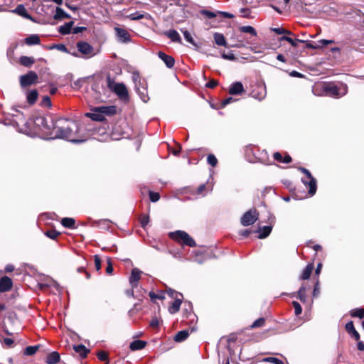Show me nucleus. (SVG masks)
<instances>
[{
  "instance_id": "1",
  "label": "nucleus",
  "mask_w": 364,
  "mask_h": 364,
  "mask_svg": "<svg viewBox=\"0 0 364 364\" xmlns=\"http://www.w3.org/2000/svg\"><path fill=\"white\" fill-rule=\"evenodd\" d=\"M80 127L77 122L68 119H56L55 132L51 139H63L73 143H81L85 139L79 137Z\"/></svg>"
},
{
  "instance_id": "2",
  "label": "nucleus",
  "mask_w": 364,
  "mask_h": 364,
  "mask_svg": "<svg viewBox=\"0 0 364 364\" xmlns=\"http://www.w3.org/2000/svg\"><path fill=\"white\" fill-rule=\"evenodd\" d=\"M34 124L39 127L42 132L51 139L55 132L56 119L52 117H46L43 116L36 117L34 119Z\"/></svg>"
},
{
  "instance_id": "3",
  "label": "nucleus",
  "mask_w": 364,
  "mask_h": 364,
  "mask_svg": "<svg viewBox=\"0 0 364 364\" xmlns=\"http://www.w3.org/2000/svg\"><path fill=\"white\" fill-rule=\"evenodd\" d=\"M323 90L326 92V95L338 98L344 96L347 93L348 87L346 85L342 83H330L324 85L323 86Z\"/></svg>"
},
{
  "instance_id": "4",
  "label": "nucleus",
  "mask_w": 364,
  "mask_h": 364,
  "mask_svg": "<svg viewBox=\"0 0 364 364\" xmlns=\"http://www.w3.org/2000/svg\"><path fill=\"white\" fill-rule=\"evenodd\" d=\"M170 237L172 239L178 242H181L183 244L191 247H195L196 245V243L194 241V240L191 237H190V235L188 233L182 230H177L176 232H171Z\"/></svg>"
},
{
  "instance_id": "5",
  "label": "nucleus",
  "mask_w": 364,
  "mask_h": 364,
  "mask_svg": "<svg viewBox=\"0 0 364 364\" xmlns=\"http://www.w3.org/2000/svg\"><path fill=\"white\" fill-rule=\"evenodd\" d=\"M299 169L302 173H304L307 177L308 180H305V179L302 178V182L305 184L306 186H308L309 187V193L311 196L314 195L316 191V179L312 176L311 173H310V171L308 169L303 168V167H301Z\"/></svg>"
},
{
  "instance_id": "6",
  "label": "nucleus",
  "mask_w": 364,
  "mask_h": 364,
  "mask_svg": "<svg viewBox=\"0 0 364 364\" xmlns=\"http://www.w3.org/2000/svg\"><path fill=\"white\" fill-rule=\"evenodd\" d=\"M135 90L138 93L139 97L144 102H147L149 100L147 91V82L145 79L140 80V83L136 82L134 84Z\"/></svg>"
},
{
  "instance_id": "7",
  "label": "nucleus",
  "mask_w": 364,
  "mask_h": 364,
  "mask_svg": "<svg viewBox=\"0 0 364 364\" xmlns=\"http://www.w3.org/2000/svg\"><path fill=\"white\" fill-rule=\"evenodd\" d=\"M38 80V75L34 71H29L26 75L20 76L19 82L22 87H26L35 84Z\"/></svg>"
},
{
  "instance_id": "8",
  "label": "nucleus",
  "mask_w": 364,
  "mask_h": 364,
  "mask_svg": "<svg viewBox=\"0 0 364 364\" xmlns=\"http://www.w3.org/2000/svg\"><path fill=\"white\" fill-rule=\"evenodd\" d=\"M77 50L83 55L84 57L89 58L95 55L94 48L87 42L80 41L77 43Z\"/></svg>"
},
{
  "instance_id": "9",
  "label": "nucleus",
  "mask_w": 364,
  "mask_h": 364,
  "mask_svg": "<svg viewBox=\"0 0 364 364\" xmlns=\"http://www.w3.org/2000/svg\"><path fill=\"white\" fill-rule=\"evenodd\" d=\"M258 218V214L256 210H250L247 211L241 218V224L243 226H248L253 224Z\"/></svg>"
},
{
  "instance_id": "10",
  "label": "nucleus",
  "mask_w": 364,
  "mask_h": 364,
  "mask_svg": "<svg viewBox=\"0 0 364 364\" xmlns=\"http://www.w3.org/2000/svg\"><path fill=\"white\" fill-rule=\"evenodd\" d=\"M251 95L252 97L262 100L265 98L267 95L266 87L264 85H257L252 91Z\"/></svg>"
},
{
  "instance_id": "11",
  "label": "nucleus",
  "mask_w": 364,
  "mask_h": 364,
  "mask_svg": "<svg viewBox=\"0 0 364 364\" xmlns=\"http://www.w3.org/2000/svg\"><path fill=\"white\" fill-rule=\"evenodd\" d=\"M114 31L119 41L122 43H127L130 41V35L127 30L115 27Z\"/></svg>"
},
{
  "instance_id": "12",
  "label": "nucleus",
  "mask_w": 364,
  "mask_h": 364,
  "mask_svg": "<svg viewBox=\"0 0 364 364\" xmlns=\"http://www.w3.org/2000/svg\"><path fill=\"white\" fill-rule=\"evenodd\" d=\"M245 92L243 85L240 82H235L230 86L228 92L231 95H241Z\"/></svg>"
},
{
  "instance_id": "13",
  "label": "nucleus",
  "mask_w": 364,
  "mask_h": 364,
  "mask_svg": "<svg viewBox=\"0 0 364 364\" xmlns=\"http://www.w3.org/2000/svg\"><path fill=\"white\" fill-rule=\"evenodd\" d=\"M12 286V280L9 277L4 276L0 279V292H6L11 290Z\"/></svg>"
},
{
  "instance_id": "14",
  "label": "nucleus",
  "mask_w": 364,
  "mask_h": 364,
  "mask_svg": "<svg viewBox=\"0 0 364 364\" xmlns=\"http://www.w3.org/2000/svg\"><path fill=\"white\" fill-rule=\"evenodd\" d=\"M141 271L137 268H134L132 271L131 276L129 277V283L132 289L135 288L138 285V282L140 279V275Z\"/></svg>"
},
{
  "instance_id": "15",
  "label": "nucleus",
  "mask_w": 364,
  "mask_h": 364,
  "mask_svg": "<svg viewBox=\"0 0 364 364\" xmlns=\"http://www.w3.org/2000/svg\"><path fill=\"white\" fill-rule=\"evenodd\" d=\"M95 112L101 113L102 115H112L117 112L115 106H101L95 108Z\"/></svg>"
},
{
  "instance_id": "16",
  "label": "nucleus",
  "mask_w": 364,
  "mask_h": 364,
  "mask_svg": "<svg viewBox=\"0 0 364 364\" xmlns=\"http://www.w3.org/2000/svg\"><path fill=\"white\" fill-rule=\"evenodd\" d=\"M182 300L183 296H178V298H176V299H174V301L171 304L168 306V312L171 314H174L179 311L180 306L182 304Z\"/></svg>"
},
{
  "instance_id": "17",
  "label": "nucleus",
  "mask_w": 364,
  "mask_h": 364,
  "mask_svg": "<svg viewBox=\"0 0 364 364\" xmlns=\"http://www.w3.org/2000/svg\"><path fill=\"white\" fill-rule=\"evenodd\" d=\"M158 56L168 68H172L174 66L175 60L172 56L166 55L163 52H159Z\"/></svg>"
},
{
  "instance_id": "18",
  "label": "nucleus",
  "mask_w": 364,
  "mask_h": 364,
  "mask_svg": "<svg viewBox=\"0 0 364 364\" xmlns=\"http://www.w3.org/2000/svg\"><path fill=\"white\" fill-rule=\"evenodd\" d=\"M113 92L121 98L128 97L127 89L123 83H118L117 85H115Z\"/></svg>"
},
{
  "instance_id": "19",
  "label": "nucleus",
  "mask_w": 364,
  "mask_h": 364,
  "mask_svg": "<svg viewBox=\"0 0 364 364\" xmlns=\"http://www.w3.org/2000/svg\"><path fill=\"white\" fill-rule=\"evenodd\" d=\"M13 12L18 14V15L23 16L25 18L33 21L32 16L26 11L23 4L18 5L16 8L14 10H13Z\"/></svg>"
},
{
  "instance_id": "20",
  "label": "nucleus",
  "mask_w": 364,
  "mask_h": 364,
  "mask_svg": "<svg viewBox=\"0 0 364 364\" xmlns=\"http://www.w3.org/2000/svg\"><path fill=\"white\" fill-rule=\"evenodd\" d=\"M164 35L170 38L172 41L176 43H181V38L178 33L174 30L171 29L164 32Z\"/></svg>"
},
{
  "instance_id": "21",
  "label": "nucleus",
  "mask_w": 364,
  "mask_h": 364,
  "mask_svg": "<svg viewBox=\"0 0 364 364\" xmlns=\"http://www.w3.org/2000/svg\"><path fill=\"white\" fill-rule=\"evenodd\" d=\"M60 354L57 351L50 353L46 360L47 364H56L60 361Z\"/></svg>"
},
{
  "instance_id": "22",
  "label": "nucleus",
  "mask_w": 364,
  "mask_h": 364,
  "mask_svg": "<svg viewBox=\"0 0 364 364\" xmlns=\"http://www.w3.org/2000/svg\"><path fill=\"white\" fill-rule=\"evenodd\" d=\"M146 346V342L141 340H135L129 345V348L132 351L139 350L144 348Z\"/></svg>"
},
{
  "instance_id": "23",
  "label": "nucleus",
  "mask_w": 364,
  "mask_h": 364,
  "mask_svg": "<svg viewBox=\"0 0 364 364\" xmlns=\"http://www.w3.org/2000/svg\"><path fill=\"white\" fill-rule=\"evenodd\" d=\"M274 159L279 163L289 164L291 161V158L289 155L286 154L284 156L279 152H275L273 154Z\"/></svg>"
},
{
  "instance_id": "24",
  "label": "nucleus",
  "mask_w": 364,
  "mask_h": 364,
  "mask_svg": "<svg viewBox=\"0 0 364 364\" xmlns=\"http://www.w3.org/2000/svg\"><path fill=\"white\" fill-rule=\"evenodd\" d=\"M127 18L132 21L141 20L142 18H148L150 17V15L148 14H144L140 11H136L134 13H132L126 16Z\"/></svg>"
},
{
  "instance_id": "25",
  "label": "nucleus",
  "mask_w": 364,
  "mask_h": 364,
  "mask_svg": "<svg viewBox=\"0 0 364 364\" xmlns=\"http://www.w3.org/2000/svg\"><path fill=\"white\" fill-rule=\"evenodd\" d=\"M73 349L81 358H85L90 352V350L82 344L74 346Z\"/></svg>"
},
{
  "instance_id": "26",
  "label": "nucleus",
  "mask_w": 364,
  "mask_h": 364,
  "mask_svg": "<svg viewBox=\"0 0 364 364\" xmlns=\"http://www.w3.org/2000/svg\"><path fill=\"white\" fill-rule=\"evenodd\" d=\"M38 94L36 90H32L27 92L26 99L27 102L30 105H33L38 98Z\"/></svg>"
},
{
  "instance_id": "27",
  "label": "nucleus",
  "mask_w": 364,
  "mask_h": 364,
  "mask_svg": "<svg viewBox=\"0 0 364 364\" xmlns=\"http://www.w3.org/2000/svg\"><path fill=\"white\" fill-rule=\"evenodd\" d=\"M73 26V21L65 23L64 25L60 26L59 27L58 31L62 35L69 34L71 32Z\"/></svg>"
},
{
  "instance_id": "28",
  "label": "nucleus",
  "mask_w": 364,
  "mask_h": 364,
  "mask_svg": "<svg viewBox=\"0 0 364 364\" xmlns=\"http://www.w3.org/2000/svg\"><path fill=\"white\" fill-rule=\"evenodd\" d=\"M19 62L25 67H31L35 63V59L33 57L23 55L20 58Z\"/></svg>"
},
{
  "instance_id": "29",
  "label": "nucleus",
  "mask_w": 364,
  "mask_h": 364,
  "mask_svg": "<svg viewBox=\"0 0 364 364\" xmlns=\"http://www.w3.org/2000/svg\"><path fill=\"white\" fill-rule=\"evenodd\" d=\"M189 336V332L188 330H183L178 332L175 337L174 341L176 342H182L185 341Z\"/></svg>"
},
{
  "instance_id": "30",
  "label": "nucleus",
  "mask_w": 364,
  "mask_h": 364,
  "mask_svg": "<svg viewBox=\"0 0 364 364\" xmlns=\"http://www.w3.org/2000/svg\"><path fill=\"white\" fill-rule=\"evenodd\" d=\"M70 18V16L69 14H68L66 12H65V11L60 8V7H57L56 8V11H55V14L54 15V18L58 20V19H61V18Z\"/></svg>"
},
{
  "instance_id": "31",
  "label": "nucleus",
  "mask_w": 364,
  "mask_h": 364,
  "mask_svg": "<svg viewBox=\"0 0 364 364\" xmlns=\"http://www.w3.org/2000/svg\"><path fill=\"white\" fill-rule=\"evenodd\" d=\"M61 224L65 228L72 229L75 228V220L72 218H63Z\"/></svg>"
},
{
  "instance_id": "32",
  "label": "nucleus",
  "mask_w": 364,
  "mask_h": 364,
  "mask_svg": "<svg viewBox=\"0 0 364 364\" xmlns=\"http://www.w3.org/2000/svg\"><path fill=\"white\" fill-rule=\"evenodd\" d=\"M214 40L218 46H226V40L222 33H215L214 34Z\"/></svg>"
},
{
  "instance_id": "33",
  "label": "nucleus",
  "mask_w": 364,
  "mask_h": 364,
  "mask_svg": "<svg viewBox=\"0 0 364 364\" xmlns=\"http://www.w3.org/2000/svg\"><path fill=\"white\" fill-rule=\"evenodd\" d=\"M40 38L38 35H31L25 39V42L28 46L37 45L40 43Z\"/></svg>"
},
{
  "instance_id": "34",
  "label": "nucleus",
  "mask_w": 364,
  "mask_h": 364,
  "mask_svg": "<svg viewBox=\"0 0 364 364\" xmlns=\"http://www.w3.org/2000/svg\"><path fill=\"white\" fill-rule=\"evenodd\" d=\"M271 231H272L271 226H264V227L259 228V230L258 231L259 232L258 237L260 239L265 238L270 234Z\"/></svg>"
},
{
  "instance_id": "35",
  "label": "nucleus",
  "mask_w": 364,
  "mask_h": 364,
  "mask_svg": "<svg viewBox=\"0 0 364 364\" xmlns=\"http://www.w3.org/2000/svg\"><path fill=\"white\" fill-rule=\"evenodd\" d=\"M240 31L242 33H247L251 34L252 36H257V31L254 27L251 26H244L240 28Z\"/></svg>"
},
{
  "instance_id": "36",
  "label": "nucleus",
  "mask_w": 364,
  "mask_h": 364,
  "mask_svg": "<svg viewBox=\"0 0 364 364\" xmlns=\"http://www.w3.org/2000/svg\"><path fill=\"white\" fill-rule=\"evenodd\" d=\"M313 269L312 264H309L303 270L302 274L301 275V279H307L310 277Z\"/></svg>"
},
{
  "instance_id": "37",
  "label": "nucleus",
  "mask_w": 364,
  "mask_h": 364,
  "mask_svg": "<svg viewBox=\"0 0 364 364\" xmlns=\"http://www.w3.org/2000/svg\"><path fill=\"white\" fill-rule=\"evenodd\" d=\"M350 316L353 317L363 318L364 317V309L357 308L350 311Z\"/></svg>"
},
{
  "instance_id": "38",
  "label": "nucleus",
  "mask_w": 364,
  "mask_h": 364,
  "mask_svg": "<svg viewBox=\"0 0 364 364\" xmlns=\"http://www.w3.org/2000/svg\"><path fill=\"white\" fill-rule=\"evenodd\" d=\"M39 346H28L24 350V355H33L36 351L38 350Z\"/></svg>"
},
{
  "instance_id": "39",
  "label": "nucleus",
  "mask_w": 364,
  "mask_h": 364,
  "mask_svg": "<svg viewBox=\"0 0 364 364\" xmlns=\"http://www.w3.org/2000/svg\"><path fill=\"white\" fill-rule=\"evenodd\" d=\"M265 323V319L263 317L259 318L258 319L255 320L252 324L251 325L252 328H256L262 327Z\"/></svg>"
},
{
  "instance_id": "40",
  "label": "nucleus",
  "mask_w": 364,
  "mask_h": 364,
  "mask_svg": "<svg viewBox=\"0 0 364 364\" xmlns=\"http://www.w3.org/2000/svg\"><path fill=\"white\" fill-rule=\"evenodd\" d=\"M87 115L95 121L102 122L105 119L104 115L99 112L87 114Z\"/></svg>"
},
{
  "instance_id": "41",
  "label": "nucleus",
  "mask_w": 364,
  "mask_h": 364,
  "mask_svg": "<svg viewBox=\"0 0 364 364\" xmlns=\"http://www.w3.org/2000/svg\"><path fill=\"white\" fill-rule=\"evenodd\" d=\"M207 161H208V164H210L213 167H215L218 164V159L212 154H210L208 155Z\"/></svg>"
},
{
  "instance_id": "42",
  "label": "nucleus",
  "mask_w": 364,
  "mask_h": 364,
  "mask_svg": "<svg viewBox=\"0 0 364 364\" xmlns=\"http://www.w3.org/2000/svg\"><path fill=\"white\" fill-rule=\"evenodd\" d=\"M182 32L183 33L184 38L188 42H189L192 45H196V43H195L191 34L188 31L185 30V31H183Z\"/></svg>"
},
{
  "instance_id": "43",
  "label": "nucleus",
  "mask_w": 364,
  "mask_h": 364,
  "mask_svg": "<svg viewBox=\"0 0 364 364\" xmlns=\"http://www.w3.org/2000/svg\"><path fill=\"white\" fill-rule=\"evenodd\" d=\"M149 295L151 300H154L156 299L162 300L165 299L164 294L163 292L160 294H156L154 291H150Z\"/></svg>"
},
{
  "instance_id": "44",
  "label": "nucleus",
  "mask_w": 364,
  "mask_h": 364,
  "mask_svg": "<svg viewBox=\"0 0 364 364\" xmlns=\"http://www.w3.org/2000/svg\"><path fill=\"white\" fill-rule=\"evenodd\" d=\"M117 82H115L113 79L111 78V77L109 75L107 77V85L109 87V90L113 91L114 89L115 85H117Z\"/></svg>"
},
{
  "instance_id": "45",
  "label": "nucleus",
  "mask_w": 364,
  "mask_h": 364,
  "mask_svg": "<svg viewBox=\"0 0 364 364\" xmlns=\"http://www.w3.org/2000/svg\"><path fill=\"white\" fill-rule=\"evenodd\" d=\"M264 361L272 363L274 364H284V362L277 358L268 357L264 359Z\"/></svg>"
},
{
  "instance_id": "46",
  "label": "nucleus",
  "mask_w": 364,
  "mask_h": 364,
  "mask_svg": "<svg viewBox=\"0 0 364 364\" xmlns=\"http://www.w3.org/2000/svg\"><path fill=\"white\" fill-rule=\"evenodd\" d=\"M272 31H273L274 33H276L277 34H284V33H287V34H289V35H291L292 33L288 30H286L283 28H272Z\"/></svg>"
},
{
  "instance_id": "47",
  "label": "nucleus",
  "mask_w": 364,
  "mask_h": 364,
  "mask_svg": "<svg viewBox=\"0 0 364 364\" xmlns=\"http://www.w3.org/2000/svg\"><path fill=\"white\" fill-rule=\"evenodd\" d=\"M305 291H306V287L304 286H302L299 291H298V296H299V299L301 301H306V294H305Z\"/></svg>"
},
{
  "instance_id": "48",
  "label": "nucleus",
  "mask_w": 364,
  "mask_h": 364,
  "mask_svg": "<svg viewBox=\"0 0 364 364\" xmlns=\"http://www.w3.org/2000/svg\"><path fill=\"white\" fill-rule=\"evenodd\" d=\"M45 234L48 237L55 240L58 237V236L59 235L60 233L58 232H57L56 230H48V231L46 232Z\"/></svg>"
},
{
  "instance_id": "49",
  "label": "nucleus",
  "mask_w": 364,
  "mask_h": 364,
  "mask_svg": "<svg viewBox=\"0 0 364 364\" xmlns=\"http://www.w3.org/2000/svg\"><path fill=\"white\" fill-rule=\"evenodd\" d=\"M292 305L294 308L295 314L296 316H299V314H301L302 312V308H301V305L299 304V303L297 301H293Z\"/></svg>"
},
{
  "instance_id": "50",
  "label": "nucleus",
  "mask_w": 364,
  "mask_h": 364,
  "mask_svg": "<svg viewBox=\"0 0 364 364\" xmlns=\"http://www.w3.org/2000/svg\"><path fill=\"white\" fill-rule=\"evenodd\" d=\"M149 222V217L147 215H143L140 218V223L143 228H145V227L148 225Z\"/></svg>"
},
{
  "instance_id": "51",
  "label": "nucleus",
  "mask_w": 364,
  "mask_h": 364,
  "mask_svg": "<svg viewBox=\"0 0 364 364\" xmlns=\"http://www.w3.org/2000/svg\"><path fill=\"white\" fill-rule=\"evenodd\" d=\"M166 292H167L168 295L173 299H176V298H178V296H183L181 293H178L172 289H167Z\"/></svg>"
},
{
  "instance_id": "52",
  "label": "nucleus",
  "mask_w": 364,
  "mask_h": 364,
  "mask_svg": "<svg viewBox=\"0 0 364 364\" xmlns=\"http://www.w3.org/2000/svg\"><path fill=\"white\" fill-rule=\"evenodd\" d=\"M149 198L151 202H157L160 198V195L159 193L155 192H149Z\"/></svg>"
},
{
  "instance_id": "53",
  "label": "nucleus",
  "mask_w": 364,
  "mask_h": 364,
  "mask_svg": "<svg viewBox=\"0 0 364 364\" xmlns=\"http://www.w3.org/2000/svg\"><path fill=\"white\" fill-rule=\"evenodd\" d=\"M132 78L134 84H136V82L140 83V80L142 79L139 73L137 72L133 73Z\"/></svg>"
},
{
  "instance_id": "54",
  "label": "nucleus",
  "mask_w": 364,
  "mask_h": 364,
  "mask_svg": "<svg viewBox=\"0 0 364 364\" xmlns=\"http://www.w3.org/2000/svg\"><path fill=\"white\" fill-rule=\"evenodd\" d=\"M97 358L100 360L105 361L108 359V355L105 351H100L97 353Z\"/></svg>"
},
{
  "instance_id": "55",
  "label": "nucleus",
  "mask_w": 364,
  "mask_h": 364,
  "mask_svg": "<svg viewBox=\"0 0 364 364\" xmlns=\"http://www.w3.org/2000/svg\"><path fill=\"white\" fill-rule=\"evenodd\" d=\"M201 14L205 15L208 18H213L216 16V14H215L212 11H207V10H203L201 11Z\"/></svg>"
},
{
  "instance_id": "56",
  "label": "nucleus",
  "mask_w": 364,
  "mask_h": 364,
  "mask_svg": "<svg viewBox=\"0 0 364 364\" xmlns=\"http://www.w3.org/2000/svg\"><path fill=\"white\" fill-rule=\"evenodd\" d=\"M95 265L97 271L101 269V260L98 255H95Z\"/></svg>"
},
{
  "instance_id": "57",
  "label": "nucleus",
  "mask_w": 364,
  "mask_h": 364,
  "mask_svg": "<svg viewBox=\"0 0 364 364\" xmlns=\"http://www.w3.org/2000/svg\"><path fill=\"white\" fill-rule=\"evenodd\" d=\"M113 270H114V269H113V267H112V262H111L110 259H107V267L106 268V272L108 274H112Z\"/></svg>"
},
{
  "instance_id": "58",
  "label": "nucleus",
  "mask_w": 364,
  "mask_h": 364,
  "mask_svg": "<svg viewBox=\"0 0 364 364\" xmlns=\"http://www.w3.org/2000/svg\"><path fill=\"white\" fill-rule=\"evenodd\" d=\"M346 329L349 333L355 330L353 321H349L346 324Z\"/></svg>"
},
{
  "instance_id": "59",
  "label": "nucleus",
  "mask_w": 364,
  "mask_h": 364,
  "mask_svg": "<svg viewBox=\"0 0 364 364\" xmlns=\"http://www.w3.org/2000/svg\"><path fill=\"white\" fill-rule=\"evenodd\" d=\"M42 104L43 105H46L48 107L51 106L50 98L48 96H44L42 100Z\"/></svg>"
},
{
  "instance_id": "60",
  "label": "nucleus",
  "mask_w": 364,
  "mask_h": 364,
  "mask_svg": "<svg viewBox=\"0 0 364 364\" xmlns=\"http://www.w3.org/2000/svg\"><path fill=\"white\" fill-rule=\"evenodd\" d=\"M233 101H235L233 97H227L226 99L223 100L221 102V106L223 107Z\"/></svg>"
},
{
  "instance_id": "61",
  "label": "nucleus",
  "mask_w": 364,
  "mask_h": 364,
  "mask_svg": "<svg viewBox=\"0 0 364 364\" xmlns=\"http://www.w3.org/2000/svg\"><path fill=\"white\" fill-rule=\"evenodd\" d=\"M280 41H287V42H289L292 46H296V43L294 42V41L290 38V37H287V36H283L280 38Z\"/></svg>"
},
{
  "instance_id": "62",
  "label": "nucleus",
  "mask_w": 364,
  "mask_h": 364,
  "mask_svg": "<svg viewBox=\"0 0 364 364\" xmlns=\"http://www.w3.org/2000/svg\"><path fill=\"white\" fill-rule=\"evenodd\" d=\"M159 325V319L156 317H154L151 319L150 322V326L152 328H157Z\"/></svg>"
},
{
  "instance_id": "63",
  "label": "nucleus",
  "mask_w": 364,
  "mask_h": 364,
  "mask_svg": "<svg viewBox=\"0 0 364 364\" xmlns=\"http://www.w3.org/2000/svg\"><path fill=\"white\" fill-rule=\"evenodd\" d=\"M85 30H86L85 27L77 26V27H75L73 28V33L77 34V33H79Z\"/></svg>"
},
{
  "instance_id": "64",
  "label": "nucleus",
  "mask_w": 364,
  "mask_h": 364,
  "mask_svg": "<svg viewBox=\"0 0 364 364\" xmlns=\"http://www.w3.org/2000/svg\"><path fill=\"white\" fill-rule=\"evenodd\" d=\"M217 85L218 81L215 80H211L206 84V87L209 88H214Z\"/></svg>"
}]
</instances>
